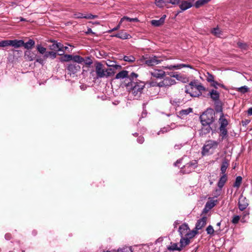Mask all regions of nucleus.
<instances>
[{"instance_id": "nucleus-49", "label": "nucleus", "mask_w": 252, "mask_h": 252, "mask_svg": "<svg viewBox=\"0 0 252 252\" xmlns=\"http://www.w3.org/2000/svg\"><path fill=\"white\" fill-rule=\"evenodd\" d=\"M207 81L209 83H212L213 82L214 80V76L208 72H207Z\"/></svg>"}, {"instance_id": "nucleus-12", "label": "nucleus", "mask_w": 252, "mask_h": 252, "mask_svg": "<svg viewBox=\"0 0 252 252\" xmlns=\"http://www.w3.org/2000/svg\"><path fill=\"white\" fill-rule=\"evenodd\" d=\"M145 63L148 66H153L160 63V60L158 59L155 56L149 57L148 58H145Z\"/></svg>"}, {"instance_id": "nucleus-29", "label": "nucleus", "mask_w": 252, "mask_h": 252, "mask_svg": "<svg viewBox=\"0 0 252 252\" xmlns=\"http://www.w3.org/2000/svg\"><path fill=\"white\" fill-rule=\"evenodd\" d=\"M220 136H221V141L228 137V131L226 128H219Z\"/></svg>"}, {"instance_id": "nucleus-16", "label": "nucleus", "mask_w": 252, "mask_h": 252, "mask_svg": "<svg viewBox=\"0 0 252 252\" xmlns=\"http://www.w3.org/2000/svg\"><path fill=\"white\" fill-rule=\"evenodd\" d=\"M150 73L153 77L157 78H163L166 75V72L160 69L155 70Z\"/></svg>"}, {"instance_id": "nucleus-46", "label": "nucleus", "mask_w": 252, "mask_h": 252, "mask_svg": "<svg viewBox=\"0 0 252 252\" xmlns=\"http://www.w3.org/2000/svg\"><path fill=\"white\" fill-rule=\"evenodd\" d=\"M10 40H3L0 41V47H5L10 46Z\"/></svg>"}, {"instance_id": "nucleus-40", "label": "nucleus", "mask_w": 252, "mask_h": 252, "mask_svg": "<svg viewBox=\"0 0 252 252\" xmlns=\"http://www.w3.org/2000/svg\"><path fill=\"white\" fill-rule=\"evenodd\" d=\"M125 20H126L130 22H137L139 21V20L137 18H131L127 16H124L121 18L120 20V23H122Z\"/></svg>"}, {"instance_id": "nucleus-45", "label": "nucleus", "mask_w": 252, "mask_h": 252, "mask_svg": "<svg viewBox=\"0 0 252 252\" xmlns=\"http://www.w3.org/2000/svg\"><path fill=\"white\" fill-rule=\"evenodd\" d=\"M120 38L122 39H128L131 37L129 34L123 31L120 32Z\"/></svg>"}, {"instance_id": "nucleus-52", "label": "nucleus", "mask_w": 252, "mask_h": 252, "mask_svg": "<svg viewBox=\"0 0 252 252\" xmlns=\"http://www.w3.org/2000/svg\"><path fill=\"white\" fill-rule=\"evenodd\" d=\"M240 219V217L239 216L234 215L233 217L232 220H231V222L233 224H236L238 223Z\"/></svg>"}, {"instance_id": "nucleus-21", "label": "nucleus", "mask_w": 252, "mask_h": 252, "mask_svg": "<svg viewBox=\"0 0 252 252\" xmlns=\"http://www.w3.org/2000/svg\"><path fill=\"white\" fill-rule=\"evenodd\" d=\"M184 67H187L189 68H192L191 66L189 64H179L177 65H167L166 66L164 67V68L169 69L170 70L173 69H179Z\"/></svg>"}, {"instance_id": "nucleus-43", "label": "nucleus", "mask_w": 252, "mask_h": 252, "mask_svg": "<svg viewBox=\"0 0 252 252\" xmlns=\"http://www.w3.org/2000/svg\"><path fill=\"white\" fill-rule=\"evenodd\" d=\"M192 112V109L191 108H189L187 109H183L179 112V114L181 116H185L188 115L189 113Z\"/></svg>"}, {"instance_id": "nucleus-10", "label": "nucleus", "mask_w": 252, "mask_h": 252, "mask_svg": "<svg viewBox=\"0 0 252 252\" xmlns=\"http://www.w3.org/2000/svg\"><path fill=\"white\" fill-rule=\"evenodd\" d=\"M238 208L240 211L245 210L249 205L248 200L243 195H241L239 198Z\"/></svg>"}, {"instance_id": "nucleus-59", "label": "nucleus", "mask_w": 252, "mask_h": 252, "mask_svg": "<svg viewBox=\"0 0 252 252\" xmlns=\"http://www.w3.org/2000/svg\"><path fill=\"white\" fill-rule=\"evenodd\" d=\"M151 87H158V82L155 81L151 80L148 82Z\"/></svg>"}, {"instance_id": "nucleus-41", "label": "nucleus", "mask_w": 252, "mask_h": 252, "mask_svg": "<svg viewBox=\"0 0 252 252\" xmlns=\"http://www.w3.org/2000/svg\"><path fill=\"white\" fill-rule=\"evenodd\" d=\"M237 46L241 50H247L248 49L249 46L246 43L238 41L237 43Z\"/></svg>"}, {"instance_id": "nucleus-56", "label": "nucleus", "mask_w": 252, "mask_h": 252, "mask_svg": "<svg viewBox=\"0 0 252 252\" xmlns=\"http://www.w3.org/2000/svg\"><path fill=\"white\" fill-rule=\"evenodd\" d=\"M74 18L76 19L84 18L85 15L80 12H76L73 14Z\"/></svg>"}, {"instance_id": "nucleus-50", "label": "nucleus", "mask_w": 252, "mask_h": 252, "mask_svg": "<svg viewBox=\"0 0 252 252\" xmlns=\"http://www.w3.org/2000/svg\"><path fill=\"white\" fill-rule=\"evenodd\" d=\"M13 52L14 56L17 58L21 57L22 56L23 52L21 50H13Z\"/></svg>"}, {"instance_id": "nucleus-20", "label": "nucleus", "mask_w": 252, "mask_h": 252, "mask_svg": "<svg viewBox=\"0 0 252 252\" xmlns=\"http://www.w3.org/2000/svg\"><path fill=\"white\" fill-rule=\"evenodd\" d=\"M58 55L61 56L59 58V61L61 62H68L72 61V55L64 54V53H59Z\"/></svg>"}, {"instance_id": "nucleus-4", "label": "nucleus", "mask_w": 252, "mask_h": 252, "mask_svg": "<svg viewBox=\"0 0 252 252\" xmlns=\"http://www.w3.org/2000/svg\"><path fill=\"white\" fill-rule=\"evenodd\" d=\"M219 142L214 140H208L206 142V144L203 146L202 150V154L204 156L207 155L209 150L212 148H216L218 147Z\"/></svg>"}, {"instance_id": "nucleus-6", "label": "nucleus", "mask_w": 252, "mask_h": 252, "mask_svg": "<svg viewBox=\"0 0 252 252\" xmlns=\"http://www.w3.org/2000/svg\"><path fill=\"white\" fill-rule=\"evenodd\" d=\"M197 167V160H193L189 163L182 168V172L184 174H189L193 171Z\"/></svg>"}, {"instance_id": "nucleus-64", "label": "nucleus", "mask_w": 252, "mask_h": 252, "mask_svg": "<svg viewBox=\"0 0 252 252\" xmlns=\"http://www.w3.org/2000/svg\"><path fill=\"white\" fill-rule=\"evenodd\" d=\"M219 83L217 81L214 80L213 82L211 83V86L214 87L216 89H217L218 88H217V85L219 86Z\"/></svg>"}, {"instance_id": "nucleus-28", "label": "nucleus", "mask_w": 252, "mask_h": 252, "mask_svg": "<svg viewBox=\"0 0 252 252\" xmlns=\"http://www.w3.org/2000/svg\"><path fill=\"white\" fill-rule=\"evenodd\" d=\"M164 80L165 88L169 87L176 83V82L174 79H172L169 77H164Z\"/></svg>"}, {"instance_id": "nucleus-19", "label": "nucleus", "mask_w": 252, "mask_h": 252, "mask_svg": "<svg viewBox=\"0 0 252 252\" xmlns=\"http://www.w3.org/2000/svg\"><path fill=\"white\" fill-rule=\"evenodd\" d=\"M128 71L127 70H122L117 73L115 76V79H126L125 81L128 82ZM126 82H125L126 83Z\"/></svg>"}, {"instance_id": "nucleus-57", "label": "nucleus", "mask_w": 252, "mask_h": 252, "mask_svg": "<svg viewBox=\"0 0 252 252\" xmlns=\"http://www.w3.org/2000/svg\"><path fill=\"white\" fill-rule=\"evenodd\" d=\"M206 231L208 234L212 235L214 233V230L212 225H209L206 228Z\"/></svg>"}, {"instance_id": "nucleus-32", "label": "nucleus", "mask_w": 252, "mask_h": 252, "mask_svg": "<svg viewBox=\"0 0 252 252\" xmlns=\"http://www.w3.org/2000/svg\"><path fill=\"white\" fill-rule=\"evenodd\" d=\"M211 33L218 37H220L222 34V32L218 27L214 28L211 31Z\"/></svg>"}, {"instance_id": "nucleus-38", "label": "nucleus", "mask_w": 252, "mask_h": 252, "mask_svg": "<svg viewBox=\"0 0 252 252\" xmlns=\"http://www.w3.org/2000/svg\"><path fill=\"white\" fill-rule=\"evenodd\" d=\"M242 182V177L240 176H237L233 185V187L239 188Z\"/></svg>"}, {"instance_id": "nucleus-42", "label": "nucleus", "mask_w": 252, "mask_h": 252, "mask_svg": "<svg viewBox=\"0 0 252 252\" xmlns=\"http://www.w3.org/2000/svg\"><path fill=\"white\" fill-rule=\"evenodd\" d=\"M236 91L237 92H239L242 93V94H244L249 92L250 89L247 86H244L237 88Z\"/></svg>"}, {"instance_id": "nucleus-13", "label": "nucleus", "mask_w": 252, "mask_h": 252, "mask_svg": "<svg viewBox=\"0 0 252 252\" xmlns=\"http://www.w3.org/2000/svg\"><path fill=\"white\" fill-rule=\"evenodd\" d=\"M207 219V217L204 216L198 220L196 223L195 229L198 230L202 229L206 224Z\"/></svg>"}, {"instance_id": "nucleus-26", "label": "nucleus", "mask_w": 252, "mask_h": 252, "mask_svg": "<svg viewBox=\"0 0 252 252\" xmlns=\"http://www.w3.org/2000/svg\"><path fill=\"white\" fill-rule=\"evenodd\" d=\"M190 243V239L188 237H181V238L180 241V247L181 250H182L184 248L186 247L187 245H189Z\"/></svg>"}, {"instance_id": "nucleus-51", "label": "nucleus", "mask_w": 252, "mask_h": 252, "mask_svg": "<svg viewBox=\"0 0 252 252\" xmlns=\"http://www.w3.org/2000/svg\"><path fill=\"white\" fill-rule=\"evenodd\" d=\"M181 0H165V5L167 3H171L172 4H179Z\"/></svg>"}, {"instance_id": "nucleus-15", "label": "nucleus", "mask_w": 252, "mask_h": 252, "mask_svg": "<svg viewBox=\"0 0 252 252\" xmlns=\"http://www.w3.org/2000/svg\"><path fill=\"white\" fill-rule=\"evenodd\" d=\"M204 94L206 96H210L211 98L215 101H219L220 100V94L217 91L212 90L211 92H209L207 95Z\"/></svg>"}, {"instance_id": "nucleus-14", "label": "nucleus", "mask_w": 252, "mask_h": 252, "mask_svg": "<svg viewBox=\"0 0 252 252\" xmlns=\"http://www.w3.org/2000/svg\"><path fill=\"white\" fill-rule=\"evenodd\" d=\"M166 17V15H163L158 20H153L151 21V24L152 26L156 27H160L163 25L165 22V19Z\"/></svg>"}, {"instance_id": "nucleus-27", "label": "nucleus", "mask_w": 252, "mask_h": 252, "mask_svg": "<svg viewBox=\"0 0 252 252\" xmlns=\"http://www.w3.org/2000/svg\"><path fill=\"white\" fill-rule=\"evenodd\" d=\"M224 114L223 113H221L220 118L219 119L220 126L219 128H226L227 125H228V122L227 120L223 118Z\"/></svg>"}, {"instance_id": "nucleus-35", "label": "nucleus", "mask_w": 252, "mask_h": 252, "mask_svg": "<svg viewBox=\"0 0 252 252\" xmlns=\"http://www.w3.org/2000/svg\"><path fill=\"white\" fill-rule=\"evenodd\" d=\"M217 202H218L217 200H214L213 199H210V200L206 202L205 206H206V208H209V209L211 210L216 205V203Z\"/></svg>"}, {"instance_id": "nucleus-31", "label": "nucleus", "mask_w": 252, "mask_h": 252, "mask_svg": "<svg viewBox=\"0 0 252 252\" xmlns=\"http://www.w3.org/2000/svg\"><path fill=\"white\" fill-rule=\"evenodd\" d=\"M85 61V59L79 55H72V62L76 63H81Z\"/></svg>"}, {"instance_id": "nucleus-8", "label": "nucleus", "mask_w": 252, "mask_h": 252, "mask_svg": "<svg viewBox=\"0 0 252 252\" xmlns=\"http://www.w3.org/2000/svg\"><path fill=\"white\" fill-rule=\"evenodd\" d=\"M58 55V54L54 51H47L46 54L44 55L43 56V58L38 57L36 60V62L43 65L44 63V61L48 58L50 57L51 59H54L56 58Z\"/></svg>"}, {"instance_id": "nucleus-1", "label": "nucleus", "mask_w": 252, "mask_h": 252, "mask_svg": "<svg viewBox=\"0 0 252 252\" xmlns=\"http://www.w3.org/2000/svg\"><path fill=\"white\" fill-rule=\"evenodd\" d=\"M199 119L202 125V130L204 134H208L210 131L214 133L216 131V125L214 126H211L216 119L215 112L213 109L207 108L199 117Z\"/></svg>"}, {"instance_id": "nucleus-22", "label": "nucleus", "mask_w": 252, "mask_h": 252, "mask_svg": "<svg viewBox=\"0 0 252 252\" xmlns=\"http://www.w3.org/2000/svg\"><path fill=\"white\" fill-rule=\"evenodd\" d=\"M228 180L227 176L226 174H222V176L220 177L217 186L219 188L222 189L224 186L225 183Z\"/></svg>"}, {"instance_id": "nucleus-30", "label": "nucleus", "mask_w": 252, "mask_h": 252, "mask_svg": "<svg viewBox=\"0 0 252 252\" xmlns=\"http://www.w3.org/2000/svg\"><path fill=\"white\" fill-rule=\"evenodd\" d=\"M171 245L167 247V249L168 251H182L180 246L179 247H178V244L177 243H174L172 242L170 243Z\"/></svg>"}, {"instance_id": "nucleus-5", "label": "nucleus", "mask_w": 252, "mask_h": 252, "mask_svg": "<svg viewBox=\"0 0 252 252\" xmlns=\"http://www.w3.org/2000/svg\"><path fill=\"white\" fill-rule=\"evenodd\" d=\"M66 69L67 70V74L71 76L79 72L81 66L75 63L72 62L67 64Z\"/></svg>"}, {"instance_id": "nucleus-24", "label": "nucleus", "mask_w": 252, "mask_h": 252, "mask_svg": "<svg viewBox=\"0 0 252 252\" xmlns=\"http://www.w3.org/2000/svg\"><path fill=\"white\" fill-rule=\"evenodd\" d=\"M23 40H10V46L18 48L23 46Z\"/></svg>"}, {"instance_id": "nucleus-44", "label": "nucleus", "mask_w": 252, "mask_h": 252, "mask_svg": "<svg viewBox=\"0 0 252 252\" xmlns=\"http://www.w3.org/2000/svg\"><path fill=\"white\" fill-rule=\"evenodd\" d=\"M124 60L130 63H133L135 61V58L134 56L130 55L129 56H124Z\"/></svg>"}, {"instance_id": "nucleus-55", "label": "nucleus", "mask_w": 252, "mask_h": 252, "mask_svg": "<svg viewBox=\"0 0 252 252\" xmlns=\"http://www.w3.org/2000/svg\"><path fill=\"white\" fill-rule=\"evenodd\" d=\"M222 189L219 188L215 189L213 192V195L214 197H218L221 194Z\"/></svg>"}, {"instance_id": "nucleus-2", "label": "nucleus", "mask_w": 252, "mask_h": 252, "mask_svg": "<svg viewBox=\"0 0 252 252\" xmlns=\"http://www.w3.org/2000/svg\"><path fill=\"white\" fill-rule=\"evenodd\" d=\"M145 84L142 81H128L125 83L126 89L135 96H139L142 93Z\"/></svg>"}, {"instance_id": "nucleus-58", "label": "nucleus", "mask_w": 252, "mask_h": 252, "mask_svg": "<svg viewBox=\"0 0 252 252\" xmlns=\"http://www.w3.org/2000/svg\"><path fill=\"white\" fill-rule=\"evenodd\" d=\"M85 19H94L95 18H98V16L96 15H93L92 14H89L88 15H85V17H84Z\"/></svg>"}, {"instance_id": "nucleus-54", "label": "nucleus", "mask_w": 252, "mask_h": 252, "mask_svg": "<svg viewBox=\"0 0 252 252\" xmlns=\"http://www.w3.org/2000/svg\"><path fill=\"white\" fill-rule=\"evenodd\" d=\"M138 74L134 73L132 72L130 75H128V81H134L133 80L134 78H136L138 77Z\"/></svg>"}, {"instance_id": "nucleus-18", "label": "nucleus", "mask_w": 252, "mask_h": 252, "mask_svg": "<svg viewBox=\"0 0 252 252\" xmlns=\"http://www.w3.org/2000/svg\"><path fill=\"white\" fill-rule=\"evenodd\" d=\"M189 230V228L187 223H184L179 226V230L181 237L186 236V234Z\"/></svg>"}, {"instance_id": "nucleus-61", "label": "nucleus", "mask_w": 252, "mask_h": 252, "mask_svg": "<svg viewBox=\"0 0 252 252\" xmlns=\"http://www.w3.org/2000/svg\"><path fill=\"white\" fill-rule=\"evenodd\" d=\"M173 77L175 78L177 80L183 81V76L175 73V75H173Z\"/></svg>"}, {"instance_id": "nucleus-23", "label": "nucleus", "mask_w": 252, "mask_h": 252, "mask_svg": "<svg viewBox=\"0 0 252 252\" xmlns=\"http://www.w3.org/2000/svg\"><path fill=\"white\" fill-rule=\"evenodd\" d=\"M23 46L27 50L32 49L35 45V41L32 39H29L27 42H25L23 40Z\"/></svg>"}, {"instance_id": "nucleus-47", "label": "nucleus", "mask_w": 252, "mask_h": 252, "mask_svg": "<svg viewBox=\"0 0 252 252\" xmlns=\"http://www.w3.org/2000/svg\"><path fill=\"white\" fill-rule=\"evenodd\" d=\"M117 252H132L131 247H125L121 249H119Z\"/></svg>"}, {"instance_id": "nucleus-9", "label": "nucleus", "mask_w": 252, "mask_h": 252, "mask_svg": "<svg viewBox=\"0 0 252 252\" xmlns=\"http://www.w3.org/2000/svg\"><path fill=\"white\" fill-rule=\"evenodd\" d=\"M50 42L51 43V44L49 45L48 47L50 50L56 52L63 51V45L61 43L58 42L56 40H50Z\"/></svg>"}, {"instance_id": "nucleus-63", "label": "nucleus", "mask_w": 252, "mask_h": 252, "mask_svg": "<svg viewBox=\"0 0 252 252\" xmlns=\"http://www.w3.org/2000/svg\"><path fill=\"white\" fill-rule=\"evenodd\" d=\"M110 67H113L115 69H122V66L120 65L115 64V65H108Z\"/></svg>"}, {"instance_id": "nucleus-53", "label": "nucleus", "mask_w": 252, "mask_h": 252, "mask_svg": "<svg viewBox=\"0 0 252 252\" xmlns=\"http://www.w3.org/2000/svg\"><path fill=\"white\" fill-rule=\"evenodd\" d=\"M85 61L83 63L87 65H90L93 63V61L90 57H85Z\"/></svg>"}, {"instance_id": "nucleus-11", "label": "nucleus", "mask_w": 252, "mask_h": 252, "mask_svg": "<svg viewBox=\"0 0 252 252\" xmlns=\"http://www.w3.org/2000/svg\"><path fill=\"white\" fill-rule=\"evenodd\" d=\"M25 59L29 61H32L38 57L36 51H32V49L26 50L24 52Z\"/></svg>"}, {"instance_id": "nucleus-37", "label": "nucleus", "mask_w": 252, "mask_h": 252, "mask_svg": "<svg viewBox=\"0 0 252 252\" xmlns=\"http://www.w3.org/2000/svg\"><path fill=\"white\" fill-rule=\"evenodd\" d=\"M197 231L198 230H196L195 229L191 231H190V230H188V233L186 234V237H188L189 239H191L198 233Z\"/></svg>"}, {"instance_id": "nucleus-36", "label": "nucleus", "mask_w": 252, "mask_h": 252, "mask_svg": "<svg viewBox=\"0 0 252 252\" xmlns=\"http://www.w3.org/2000/svg\"><path fill=\"white\" fill-rule=\"evenodd\" d=\"M211 0H198L195 2L194 6L196 8H198L205 4L207 3Z\"/></svg>"}, {"instance_id": "nucleus-17", "label": "nucleus", "mask_w": 252, "mask_h": 252, "mask_svg": "<svg viewBox=\"0 0 252 252\" xmlns=\"http://www.w3.org/2000/svg\"><path fill=\"white\" fill-rule=\"evenodd\" d=\"M229 165V160L226 158H224L222 159L221 166H220V173L221 174H226L225 173L226 170Z\"/></svg>"}, {"instance_id": "nucleus-7", "label": "nucleus", "mask_w": 252, "mask_h": 252, "mask_svg": "<svg viewBox=\"0 0 252 252\" xmlns=\"http://www.w3.org/2000/svg\"><path fill=\"white\" fill-rule=\"evenodd\" d=\"M95 72L96 74L97 78H101L105 77V70L103 68V64L98 62H96L95 63Z\"/></svg>"}, {"instance_id": "nucleus-48", "label": "nucleus", "mask_w": 252, "mask_h": 252, "mask_svg": "<svg viewBox=\"0 0 252 252\" xmlns=\"http://www.w3.org/2000/svg\"><path fill=\"white\" fill-rule=\"evenodd\" d=\"M155 3L159 7H162L165 5V0H155Z\"/></svg>"}, {"instance_id": "nucleus-25", "label": "nucleus", "mask_w": 252, "mask_h": 252, "mask_svg": "<svg viewBox=\"0 0 252 252\" xmlns=\"http://www.w3.org/2000/svg\"><path fill=\"white\" fill-rule=\"evenodd\" d=\"M192 6L191 2L188 1L183 0L181 1L179 7L182 11L186 10Z\"/></svg>"}, {"instance_id": "nucleus-60", "label": "nucleus", "mask_w": 252, "mask_h": 252, "mask_svg": "<svg viewBox=\"0 0 252 252\" xmlns=\"http://www.w3.org/2000/svg\"><path fill=\"white\" fill-rule=\"evenodd\" d=\"M164 77L163 78V80L160 82L158 83V87H165V83Z\"/></svg>"}, {"instance_id": "nucleus-62", "label": "nucleus", "mask_w": 252, "mask_h": 252, "mask_svg": "<svg viewBox=\"0 0 252 252\" xmlns=\"http://www.w3.org/2000/svg\"><path fill=\"white\" fill-rule=\"evenodd\" d=\"M137 142L140 144H142L144 142V138L142 136H139L137 139Z\"/></svg>"}, {"instance_id": "nucleus-39", "label": "nucleus", "mask_w": 252, "mask_h": 252, "mask_svg": "<svg viewBox=\"0 0 252 252\" xmlns=\"http://www.w3.org/2000/svg\"><path fill=\"white\" fill-rule=\"evenodd\" d=\"M105 77L108 78V77L112 76L115 73V69L114 68H110L105 70Z\"/></svg>"}, {"instance_id": "nucleus-34", "label": "nucleus", "mask_w": 252, "mask_h": 252, "mask_svg": "<svg viewBox=\"0 0 252 252\" xmlns=\"http://www.w3.org/2000/svg\"><path fill=\"white\" fill-rule=\"evenodd\" d=\"M215 111L217 113L221 112V113L222 112V103L220 101L215 102Z\"/></svg>"}, {"instance_id": "nucleus-33", "label": "nucleus", "mask_w": 252, "mask_h": 252, "mask_svg": "<svg viewBox=\"0 0 252 252\" xmlns=\"http://www.w3.org/2000/svg\"><path fill=\"white\" fill-rule=\"evenodd\" d=\"M36 51L41 55H45L47 52L46 48L42 46L41 44H38L36 46Z\"/></svg>"}, {"instance_id": "nucleus-3", "label": "nucleus", "mask_w": 252, "mask_h": 252, "mask_svg": "<svg viewBox=\"0 0 252 252\" xmlns=\"http://www.w3.org/2000/svg\"><path fill=\"white\" fill-rule=\"evenodd\" d=\"M189 86H190V88L192 90L195 88L198 91L197 92H195L193 93H190V96L191 97H199L200 96L206 97L204 93L207 92L208 89L205 88L201 83L198 84L197 83V80H194L190 82L189 83Z\"/></svg>"}]
</instances>
